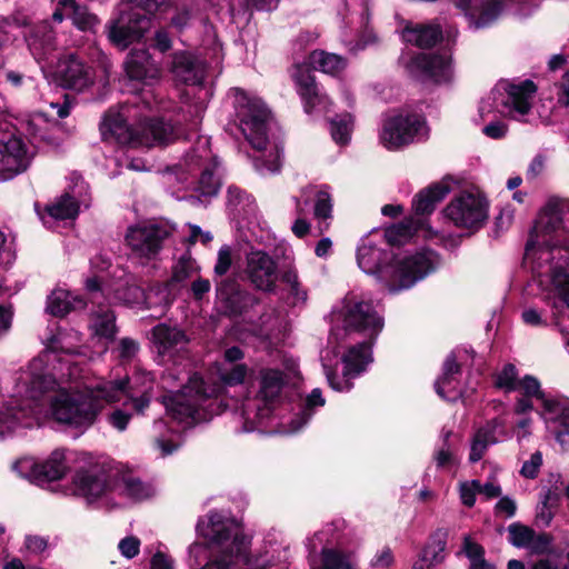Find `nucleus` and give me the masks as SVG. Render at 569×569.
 I'll use <instances>...</instances> for the list:
<instances>
[{
  "mask_svg": "<svg viewBox=\"0 0 569 569\" xmlns=\"http://www.w3.org/2000/svg\"><path fill=\"white\" fill-rule=\"evenodd\" d=\"M64 19H70L82 31L93 30L99 22L93 13L74 0H60L58 2L52 13V20L60 23Z\"/></svg>",
  "mask_w": 569,
  "mask_h": 569,
  "instance_id": "obj_32",
  "label": "nucleus"
},
{
  "mask_svg": "<svg viewBox=\"0 0 569 569\" xmlns=\"http://www.w3.org/2000/svg\"><path fill=\"white\" fill-rule=\"evenodd\" d=\"M409 72L422 81L447 83L452 79L451 59L448 53H420L413 57L408 64Z\"/></svg>",
  "mask_w": 569,
  "mask_h": 569,
  "instance_id": "obj_20",
  "label": "nucleus"
},
{
  "mask_svg": "<svg viewBox=\"0 0 569 569\" xmlns=\"http://www.w3.org/2000/svg\"><path fill=\"white\" fill-rule=\"evenodd\" d=\"M48 70L59 77L63 86L74 90L80 91L92 82L90 69L73 54L60 56L54 66Z\"/></svg>",
  "mask_w": 569,
  "mask_h": 569,
  "instance_id": "obj_27",
  "label": "nucleus"
},
{
  "mask_svg": "<svg viewBox=\"0 0 569 569\" xmlns=\"http://www.w3.org/2000/svg\"><path fill=\"white\" fill-rule=\"evenodd\" d=\"M74 493L86 500L87 503H97L99 507L120 506L113 491V475L102 470H84L76 475Z\"/></svg>",
  "mask_w": 569,
  "mask_h": 569,
  "instance_id": "obj_14",
  "label": "nucleus"
},
{
  "mask_svg": "<svg viewBox=\"0 0 569 569\" xmlns=\"http://www.w3.org/2000/svg\"><path fill=\"white\" fill-rule=\"evenodd\" d=\"M217 301L228 315H240L257 301L232 279L222 280L217 287Z\"/></svg>",
  "mask_w": 569,
  "mask_h": 569,
  "instance_id": "obj_30",
  "label": "nucleus"
},
{
  "mask_svg": "<svg viewBox=\"0 0 569 569\" xmlns=\"http://www.w3.org/2000/svg\"><path fill=\"white\" fill-rule=\"evenodd\" d=\"M113 491L116 500L124 502V499L131 501H141L154 495V488L136 478L131 472L113 473Z\"/></svg>",
  "mask_w": 569,
  "mask_h": 569,
  "instance_id": "obj_31",
  "label": "nucleus"
},
{
  "mask_svg": "<svg viewBox=\"0 0 569 569\" xmlns=\"http://www.w3.org/2000/svg\"><path fill=\"white\" fill-rule=\"evenodd\" d=\"M138 351L139 343L131 338H122L119 341L118 347L114 349L117 356L123 361L131 360Z\"/></svg>",
  "mask_w": 569,
  "mask_h": 569,
  "instance_id": "obj_61",
  "label": "nucleus"
},
{
  "mask_svg": "<svg viewBox=\"0 0 569 569\" xmlns=\"http://www.w3.org/2000/svg\"><path fill=\"white\" fill-rule=\"evenodd\" d=\"M247 373L248 368L246 365H223L219 371V377L224 386H236L244 380Z\"/></svg>",
  "mask_w": 569,
  "mask_h": 569,
  "instance_id": "obj_54",
  "label": "nucleus"
},
{
  "mask_svg": "<svg viewBox=\"0 0 569 569\" xmlns=\"http://www.w3.org/2000/svg\"><path fill=\"white\" fill-rule=\"evenodd\" d=\"M209 138L200 137L197 147L184 159L187 170L191 174L199 172L196 191L202 197L216 196L220 188L218 162L209 148Z\"/></svg>",
  "mask_w": 569,
  "mask_h": 569,
  "instance_id": "obj_13",
  "label": "nucleus"
},
{
  "mask_svg": "<svg viewBox=\"0 0 569 569\" xmlns=\"http://www.w3.org/2000/svg\"><path fill=\"white\" fill-rule=\"evenodd\" d=\"M114 298L129 306H142L147 309L159 307V316L164 313V309L171 303V292L167 286H153L148 292L134 283H126L116 289Z\"/></svg>",
  "mask_w": 569,
  "mask_h": 569,
  "instance_id": "obj_21",
  "label": "nucleus"
},
{
  "mask_svg": "<svg viewBox=\"0 0 569 569\" xmlns=\"http://www.w3.org/2000/svg\"><path fill=\"white\" fill-rule=\"evenodd\" d=\"M519 385L518 371L511 363L506 365L496 376V386L506 392L517 390Z\"/></svg>",
  "mask_w": 569,
  "mask_h": 569,
  "instance_id": "obj_55",
  "label": "nucleus"
},
{
  "mask_svg": "<svg viewBox=\"0 0 569 569\" xmlns=\"http://www.w3.org/2000/svg\"><path fill=\"white\" fill-rule=\"evenodd\" d=\"M417 231V223L413 219H408L398 224L387 228L381 237L387 241L388 247L400 246L408 241Z\"/></svg>",
  "mask_w": 569,
  "mask_h": 569,
  "instance_id": "obj_46",
  "label": "nucleus"
},
{
  "mask_svg": "<svg viewBox=\"0 0 569 569\" xmlns=\"http://www.w3.org/2000/svg\"><path fill=\"white\" fill-rule=\"evenodd\" d=\"M332 329L328 343L337 357V348L353 333H362L368 340L351 347L343 356L342 377L339 378L330 366L329 351L321 355L322 367L330 387L337 391H349L352 388L351 379L366 370L371 362V345L383 328V319L371 302L346 301L342 308L332 313Z\"/></svg>",
  "mask_w": 569,
  "mask_h": 569,
  "instance_id": "obj_3",
  "label": "nucleus"
},
{
  "mask_svg": "<svg viewBox=\"0 0 569 569\" xmlns=\"http://www.w3.org/2000/svg\"><path fill=\"white\" fill-rule=\"evenodd\" d=\"M325 403L326 400L322 397L321 390L319 388L313 389L307 397L301 413L292 421V426L289 431H299L311 419L315 408L322 407Z\"/></svg>",
  "mask_w": 569,
  "mask_h": 569,
  "instance_id": "obj_49",
  "label": "nucleus"
},
{
  "mask_svg": "<svg viewBox=\"0 0 569 569\" xmlns=\"http://www.w3.org/2000/svg\"><path fill=\"white\" fill-rule=\"evenodd\" d=\"M281 281L287 287V301L291 306L303 305L308 299L307 290L302 287L299 281L298 272L296 268L289 267L281 273Z\"/></svg>",
  "mask_w": 569,
  "mask_h": 569,
  "instance_id": "obj_45",
  "label": "nucleus"
},
{
  "mask_svg": "<svg viewBox=\"0 0 569 569\" xmlns=\"http://www.w3.org/2000/svg\"><path fill=\"white\" fill-rule=\"evenodd\" d=\"M222 386H209L201 377L193 375L177 393L164 397L168 415L179 423L192 426L207 421L223 411Z\"/></svg>",
  "mask_w": 569,
  "mask_h": 569,
  "instance_id": "obj_8",
  "label": "nucleus"
},
{
  "mask_svg": "<svg viewBox=\"0 0 569 569\" xmlns=\"http://www.w3.org/2000/svg\"><path fill=\"white\" fill-rule=\"evenodd\" d=\"M435 461L438 468H452L458 463L451 445L440 446L435 452Z\"/></svg>",
  "mask_w": 569,
  "mask_h": 569,
  "instance_id": "obj_60",
  "label": "nucleus"
},
{
  "mask_svg": "<svg viewBox=\"0 0 569 569\" xmlns=\"http://www.w3.org/2000/svg\"><path fill=\"white\" fill-rule=\"evenodd\" d=\"M297 90L305 102V110L308 113L313 111L327 113L331 101L325 94L319 92L313 76L306 69L298 67L292 73Z\"/></svg>",
  "mask_w": 569,
  "mask_h": 569,
  "instance_id": "obj_28",
  "label": "nucleus"
},
{
  "mask_svg": "<svg viewBox=\"0 0 569 569\" xmlns=\"http://www.w3.org/2000/svg\"><path fill=\"white\" fill-rule=\"evenodd\" d=\"M460 375V366L457 358L450 353L442 367V375L436 381V392L443 399L456 400L465 396V390L460 387L458 376Z\"/></svg>",
  "mask_w": 569,
  "mask_h": 569,
  "instance_id": "obj_33",
  "label": "nucleus"
},
{
  "mask_svg": "<svg viewBox=\"0 0 569 569\" xmlns=\"http://www.w3.org/2000/svg\"><path fill=\"white\" fill-rule=\"evenodd\" d=\"M536 91L537 87L530 80L517 84H499L487 99L480 102L479 114L482 119H487L495 108L500 114L520 120L530 111Z\"/></svg>",
  "mask_w": 569,
  "mask_h": 569,
  "instance_id": "obj_11",
  "label": "nucleus"
},
{
  "mask_svg": "<svg viewBox=\"0 0 569 569\" xmlns=\"http://www.w3.org/2000/svg\"><path fill=\"white\" fill-rule=\"evenodd\" d=\"M151 27L150 18L137 9L122 11L107 26L109 40L121 49L139 40Z\"/></svg>",
  "mask_w": 569,
  "mask_h": 569,
  "instance_id": "obj_17",
  "label": "nucleus"
},
{
  "mask_svg": "<svg viewBox=\"0 0 569 569\" xmlns=\"http://www.w3.org/2000/svg\"><path fill=\"white\" fill-rule=\"evenodd\" d=\"M198 533L236 562L242 561L247 569H268L288 560V549L279 543L270 542L262 552L247 555L250 543L231 518L220 512H210L198 522Z\"/></svg>",
  "mask_w": 569,
  "mask_h": 569,
  "instance_id": "obj_6",
  "label": "nucleus"
},
{
  "mask_svg": "<svg viewBox=\"0 0 569 569\" xmlns=\"http://www.w3.org/2000/svg\"><path fill=\"white\" fill-rule=\"evenodd\" d=\"M278 1L279 0H230V11L232 14H239L251 8L272 10L277 7Z\"/></svg>",
  "mask_w": 569,
  "mask_h": 569,
  "instance_id": "obj_56",
  "label": "nucleus"
},
{
  "mask_svg": "<svg viewBox=\"0 0 569 569\" xmlns=\"http://www.w3.org/2000/svg\"><path fill=\"white\" fill-rule=\"evenodd\" d=\"M191 93L190 92H184L182 94V99H183V102L186 103L188 110H187V113H188V118L186 117V121H190L191 126L193 128H196L198 126V123L200 122L201 118H202V114L207 108V99L208 97L210 96V92H200L197 101H194L193 103H190L189 102V96Z\"/></svg>",
  "mask_w": 569,
  "mask_h": 569,
  "instance_id": "obj_53",
  "label": "nucleus"
},
{
  "mask_svg": "<svg viewBox=\"0 0 569 569\" xmlns=\"http://www.w3.org/2000/svg\"><path fill=\"white\" fill-rule=\"evenodd\" d=\"M221 559L222 561H229L230 558L222 553L220 550L217 555H211L209 548L204 543L194 542L189 547V567L190 569H200L207 562L213 559Z\"/></svg>",
  "mask_w": 569,
  "mask_h": 569,
  "instance_id": "obj_50",
  "label": "nucleus"
},
{
  "mask_svg": "<svg viewBox=\"0 0 569 569\" xmlns=\"http://www.w3.org/2000/svg\"><path fill=\"white\" fill-rule=\"evenodd\" d=\"M516 391L540 402L539 415L545 421L547 430L553 435L556 441L563 449L569 448V399L546 396L541 390L540 382L532 376L519 379Z\"/></svg>",
  "mask_w": 569,
  "mask_h": 569,
  "instance_id": "obj_10",
  "label": "nucleus"
},
{
  "mask_svg": "<svg viewBox=\"0 0 569 569\" xmlns=\"http://www.w3.org/2000/svg\"><path fill=\"white\" fill-rule=\"evenodd\" d=\"M446 559V539L433 538L419 552L411 569H437Z\"/></svg>",
  "mask_w": 569,
  "mask_h": 569,
  "instance_id": "obj_37",
  "label": "nucleus"
},
{
  "mask_svg": "<svg viewBox=\"0 0 569 569\" xmlns=\"http://www.w3.org/2000/svg\"><path fill=\"white\" fill-rule=\"evenodd\" d=\"M153 110H164V107L156 100L151 90L143 91L122 106L121 111H109L106 114L101 124L102 134H109L122 144L151 147L174 141L178 131L170 122L143 113Z\"/></svg>",
  "mask_w": 569,
  "mask_h": 569,
  "instance_id": "obj_5",
  "label": "nucleus"
},
{
  "mask_svg": "<svg viewBox=\"0 0 569 569\" xmlns=\"http://www.w3.org/2000/svg\"><path fill=\"white\" fill-rule=\"evenodd\" d=\"M89 329L98 338L112 339L116 336V316L109 306H93L89 316Z\"/></svg>",
  "mask_w": 569,
  "mask_h": 569,
  "instance_id": "obj_36",
  "label": "nucleus"
},
{
  "mask_svg": "<svg viewBox=\"0 0 569 569\" xmlns=\"http://www.w3.org/2000/svg\"><path fill=\"white\" fill-rule=\"evenodd\" d=\"M525 254L535 263L542 299L559 325L560 309H569V207L545 208L530 232Z\"/></svg>",
  "mask_w": 569,
  "mask_h": 569,
  "instance_id": "obj_2",
  "label": "nucleus"
},
{
  "mask_svg": "<svg viewBox=\"0 0 569 569\" xmlns=\"http://www.w3.org/2000/svg\"><path fill=\"white\" fill-rule=\"evenodd\" d=\"M84 302L81 298L72 296L66 289H54L47 299L46 310L54 317H64L71 310L82 308Z\"/></svg>",
  "mask_w": 569,
  "mask_h": 569,
  "instance_id": "obj_38",
  "label": "nucleus"
},
{
  "mask_svg": "<svg viewBox=\"0 0 569 569\" xmlns=\"http://www.w3.org/2000/svg\"><path fill=\"white\" fill-rule=\"evenodd\" d=\"M503 427L501 420L492 419L477 430L471 441L469 455L471 462H477L482 459L488 447L499 441L498 433H503Z\"/></svg>",
  "mask_w": 569,
  "mask_h": 569,
  "instance_id": "obj_34",
  "label": "nucleus"
},
{
  "mask_svg": "<svg viewBox=\"0 0 569 569\" xmlns=\"http://www.w3.org/2000/svg\"><path fill=\"white\" fill-rule=\"evenodd\" d=\"M153 431V447L159 452V456L166 457L177 450L178 443L174 441L173 433L167 428V423L163 420L154 421Z\"/></svg>",
  "mask_w": 569,
  "mask_h": 569,
  "instance_id": "obj_47",
  "label": "nucleus"
},
{
  "mask_svg": "<svg viewBox=\"0 0 569 569\" xmlns=\"http://www.w3.org/2000/svg\"><path fill=\"white\" fill-rule=\"evenodd\" d=\"M86 193L87 186L79 178L70 190L46 207L47 216H41L43 223L51 227L49 219H74L81 206L88 207L87 199L83 197Z\"/></svg>",
  "mask_w": 569,
  "mask_h": 569,
  "instance_id": "obj_23",
  "label": "nucleus"
},
{
  "mask_svg": "<svg viewBox=\"0 0 569 569\" xmlns=\"http://www.w3.org/2000/svg\"><path fill=\"white\" fill-rule=\"evenodd\" d=\"M358 267L373 276L390 292L396 293L415 286L440 264L439 256L432 250L397 257L388 247L380 232L361 239L357 249Z\"/></svg>",
  "mask_w": 569,
  "mask_h": 569,
  "instance_id": "obj_4",
  "label": "nucleus"
},
{
  "mask_svg": "<svg viewBox=\"0 0 569 569\" xmlns=\"http://www.w3.org/2000/svg\"><path fill=\"white\" fill-rule=\"evenodd\" d=\"M353 129V118L349 112L336 114L330 119V132L332 139L341 146L349 142Z\"/></svg>",
  "mask_w": 569,
  "mask_h": 569,
  "instance_id": "obj_48",
  "label": "nucleus"
},
{
  "mask_svg": "<svg viewBox=\"0 0 569 569\" xmlns=\"http://www.w3.org/2000/svg\"><path fill=\"white\" fill-rule=\"evenodd\" d=\"M309 64L323 73L337 76L346 67V61L342 57L329 53L322 50H316L309 56Z\"/></svg>",
  "mask_w": 569,
  "mask_h": 569,
  "instance_id": "obj_43",
  "label": "nucleus"
},
{
  "mask_svg": "<svg viewBox=\"0 0 569 569\" xmlns=\"http://www.w3.org/2000/svg\"><path fill=\"white\" fill-rule=\"evenodd\" d=\"M31 152L22 139L11 132L0 133V173L10 179L24 171L31 161Z\"/></svg>",
  "mask_w": 569,
  "mask_h": 569,
  "instance_id": "obj_18",
  "label": "nucleus"
},
{
  "mask_svg": "<svg viewBox=\"0 0 569 569\" xmlns=\"http://www.w3.org/2000/svg\"><path fill=\"white\" fill-rule=\"evenodd\" d=\"M198 6L193 2L179 6L171 18V26L178 31H182L183 29L194 24L198 20Z\"/></svg>",
  "mask_w": 569,
  "mask_h": 569,
  "instance_id": "obj_52",
  "label": "nucleus"
},
{
  "mask_svg": "<svg viewBox=\"0 0 569 569\" xmlns=\"http://www.w3.org/2000/svg\"><path fill=\"white\" fill-rule=\"evenodd\" d=\"M429 137V127L423 116L401 111L385 120L380 142L388 150H398L410 143L421 142Z\"/></svg>",
  "mask_w": 569,
  "mask_h": 569,
  "instance_id": "obj_12",
  "label": "nucleus"
},
{
  "mask_svg": "<svg viewBox=\"0 0 569 569\" xmlns=\"http://www.w3.org/2000/svg\"><path fill=\"white\" fill-rule=\"evenodd\" d=\"M169 70L174 80L187 86L198 87L203 83L207 62L198 54L188 51L172 53Z\"/></svg>",
  "mask_w": 569,
  "mask_h": 569,
  "instance_id": "obj_24",
  "label": "nucleus"
},
{
  "mask_svg": "<svg viewBox=\"0 0 569 569\" xmlns=\"http://www.w3.org/2000/svg\"><path fill=\"white\" fill-rule=\"evenodd\" d=\"M402 37L408 43L420 48H429L442 38V31L435 24H416L406 27Z\"/></svg>",
  "mask_w": 569,
  "mask_h": 569,
  "instance_id": "obj_40",
  "label": "nucleus"
},
{
  "mask_svg": "<svg viewBox=\"0 0 569 569\" xmlns=\"http://www.w3.org/2000/svg\"><path fill=\"white\" fill-rule=\"evenodd\" d=\"M318 569H357V562L351 552L335 547H322Z\"/></svg>",
  "mask_w": 569,
  "mask_h": 569,
  "instance_id": "obj_41",
  "label": "nucleus"
},
{
  "mask_svg": "<svg viewBox=\"0 0 569 569\" xmlns=\"http://www.w3.org/2000/svg\"><path fill=\"white\" fill-rule=\"evenodd\" d=\"M152 343L158 356L174 360L187 352L189 339L180 328L160 323L152 329Z\"/></svg>",
  "mask_w": 569,
  "mask_h": 569,
  "instance_id": "obj_25",
  "label": "nucleus"
},
{
  "mask_svg": "<svg viewBox=\"0 0 569 569\" xmlns=\"http://www.w3.org/2000/svg\"><path fill=\"white\" fill-rule=\"evenodd\" d=\"M316 198L315 203V216L318 219H327L331 214L332 203L331 197L328 192L327 188L321 187L317 189V187L309 186L301 191V199H296V210L298 214H302L306 211V207L308 206L311 198Z\"/></svg>",
  "mask_w": 569,
  "mask_h": 569,
  "instance_id": "obj_35",
  "label": "nucleus"
},
{
  "mask_svg": "<svg viewBox=\"0 0 569 569\" xmlns=\"http://www.w3.org/2000/svg\"><path fill=\"white\" fill-rule=\"evenodd\" d=\"M12 468L21 478H24L37 486H42L41 466L34 458H20L13 463Z\"/></svg>",
  "mask_w": 569,
  "mask_h": 569,
  "instance_id": "obj_51",
  "label": "nucleus"
},
{
  "mask_svg": "<svg viewBox=\"0 0 569 569\" xmlns=\"http://www.w3.org/2000/svg\"><path fill=\"white\" fill-rule=\"evenodd\" d=\"M28 48L41 68H52L61 56L54 32L48 21H42L30 30L27 36Z\"/></svg>",
  "mask_w": 569,
  "mask_h": 569,
  "instance_id": "obj_19",
  "label": "nucleus"
},
{
  "mask_svg": "<svg viewBox=\"0 0 569 569\" xmlns=\"http://www.w3.org/2000/svg\"><path fill=\"white\" fill-rule=\"evenodd\" d=\"M170 233L168 224L148 221L129 227L126 241L137 257L153 259Z\"/></svg>",
  "mask_w": 569,
  "mask_h": 569,
  "instance_id": "obj_15",
  "label": "nucleus"
},
{
  "mask_svg": "<svg viewBox=\"0 0 569 569\" xmlns=\"http://www.w3.org/2000/svg\"><path fill=\"white\" fill-rule=\"evenodd\" d=\"M118 549L124 558L132 559L140 551V540L134 536L124 537L119 541Z\"/></svg>",
  "mask_w": 569,
  "mask_h": 569,
  "instance_id": "obj_62",
  "label": "nucleus"
},
{
  "mask_svg": "<svg viewBox=\"0 0 569 569\" xmlns=\"http://www.w3.org/2000/svg\"><path fill=\"white\" fill-rule=\"evenodd\" d=\"M551 545V538L547 533H539L536 532L532 533V539L530 540V543L528 545L527 549L530 550L533 555H543L549 551Z\"/></svg>",
  "mask_w": 569,
  "mask_h": 569,
  "instance_id": "obj_63",
  "label": "nucleus"
},
{
  "mask_svg": "<svg viewBox=\"0 0 569 569\" xmlns=\"http://www.w3.org/2000/svg\"><path fill=\"white\" fill-rule=\"evenodd\" d=\"M480 481L479 480H470L463 481L459 483V495L461 502L466 507H472L476 502V496L479 493Z\"/></svg>",
  "mask_w": 569,
  "mask_h": 569,
  "instance_id": "obj_59",
  "label": "nucleus"
},
{
  "mask_svg": "<svg viewBox=\"0 0 569 569\" xmlns=\"http://www.w3.org/2000/svg\"><path fill=\"white\" fill-rule=\"evenodd\" d=\"M462 550L470 560V563L485 559L483 548L479 543L475 542L469 536H465L463 538Z\"/></svg>",
  "mask_w": 569,
  "mask_h": 569,
  "instance_id": "obj_64",
  "label": "nucleus"
},
{
  "mask_svg": "<svg viewBox=\"0 0 569 569\" xmlns=\"http://www.w3.org/2000/svg\"><path fill=\"white\" fill-rule=\"evenodd\" d=\"M463 11L469 27L478 30L491 26L502 11V0H456Z\"/></svg>",
  "mask_w": 569,
  "mask_h": 569,
  "instance_id": "obj_26",
  "label": "nucleus"
},
{
  "mask_svg": "<svg viewBox=\"0 0 569 569\" xmlns=\"http://www.w3.org/2000/svg\"><path fill=\"white\" fill-rule=\"evenodd\" d=\"M126 72L132 80L140 81L147 86L158 82L161 77V69L146 49H133L124 62Z\"/></svg>",
  "mask_w": 569,
  "mask_h": 569,
  "instance_id": "obj_29",
  "label": "nucleus"
},
{
  "mask_svg": "<svg viewBox=\"0 0 569 569\" xmlns=\"http://www.w3.org/2000/svg\"><path fill=\"white\" fill-rule=\"evenodd\" d=\"M535 531L520 523H511L508 527L509 541L517 548H527Z\"/></svg>",
  "mask_w": 569,
  "mask_h": 569,
  "instance_id": "obj_57",
  "label": "nucleus"
},
{
  "mask_svg": "<svg viewBox=\"0 0 569 569\" xmlns=\"http://www.w3.org/2000/svg\"><path fill=\"white\" fill-rule=\"evenodd\" d=\"M445 214L457 227L478 229L487 219V202L479 193L462 192L450 201Z\"/></svg>",
  "mask_w": 569,
  "mask_h": 569,
  "instance_id": "obj_16",
  "label": "nucleus"
},
{
  "mask_svg": "<svg viewBox=\"0 0 569 569\" xmlns=\"http://www.w3.org/2000/svg\"><path fill=\"white\" fill-rule=\"evenodd\" d=\"M542 462L543 457L541 451H535L530 455L528 460L523 461L519 472L526 479H535L539 475Z\"/></svg>",
  "mask_w": 569,
  "mask_h": 569,
  "instance_id": "obj_58",
  "label": "nucleus"
},
{
  "mask_svg": "<svg viewBox=\"0 0 569 569\" xmlns=\"http://www.w3.org/2000/svg\"><path fill=\"white\" fill-rule=\"evenodd\" d=\"M450 192L447 183L440 182L421 190L413 199L412 206L417 214L431 213L437 203Z\"/></svg>",
  "mask_w": 569,
  "mask_h": 569,
  "instance_id": "obj_39",
  "label": "nucleus"
},
{
  "mask_svg": "<svg viewBox=\"0 0 569 569\" xmlns=\"http://www.w3.org/2000/svg\"><path fill=\"white\" fill-rule=\"evenodd\" d=\"M9 399L0 403V437L20 428L40 426L49 419L74 428L87 429L96 421L106 403L122 402L107 416L108 423L122 432L132 411L144 413L151 400V387L137 396L129 379L101 381L94 387L67 389L44 372V361L33 359L27 369L11 377Z\"/></svg>",
  "mask_w": 569,
  "mask_h": 569,
  "instance_id": "obj_1",
  "label": "nucleus"
},
{
  "mask_svg": "<svg viewBox=\"0 0 569 569\" xmlns=\"http://www.w3.org/2000/svg\"><path fill=\"white\" fill-rule=\"evenodd\" d=\"M283 386L284 375L281 370L260 369L252 385L253 395H247L240 403L236 401L233 416L239 425L237 429L242 432L260 430L270 419Z\"/></svg>",
  "mask_w": 569,
  "mask_h": 569,
  "instance_id": "obj_9",
  "label": "nucleus"
},
{
  "mask_svg": "<svg viewBox=\"0 0 569 569\" xmlns=\"http://www.w3.org/2000/svg\"><path fill=\"white\" fill-rule=\"evenodd\" d=\"M229 97L232 99L239 129L252 148L262 152L254 160L256 169L260 173L277 172L281 166V149L268 136L269 109L260 98L239 88L230 89Z\"/></svg>",
  "mask_w": 569,
  "mask_h": 569,
  "instance_id": "obj_7",
  "label": "nucleus"
},
{
  "mask_svg": "<svg viewBox=\"0 0 569 569\" xmlns=\"http://www.w3.org/2000/svg\"><path fill=\"white\" fill-rule=\"evenodd\" d=\"M244 272L250 282L259 290L272 292L277 287V263L266 252L251 250L246 258Z\"/></svg>",
  "mask_w": 569,
  "mask_h": 569,
  "instance_id": "obj_22",
  "label": "nucleus"
},
{
  "mask_svg": "<svg viewBox=\"0 0 569 569\" xmlns=\"http://www.w3.org/2000/svg\"><path fill=\"white\" fill-rule=\"evenodd\" d=\"M228 208L238 217L249 218L254 213L256 204L251 196L236 186H230L227 191Z\"/></svg>",
  "mask_w": 569,
  "mask_h": 569,
  "instance_id": "obj_44",
  "label": "nucleus"
},
{
  "mask_svg": "<svg viewBox=\"0 0 569 569\" xmlns=\"http://www.w3.org/2000/svg\"><path fill=\"white\" fill-rule=\"evenodd\" d=\"M41 466V482L42 486L51 481L60 480L68 471L66 462V452L57 449L44 460Z\"/></svg>",
  "mask_w": 569,
  "mask_h": 569,
  "instance_id": "obj_42",
  "label": "nucleus"
}]
</instances>
